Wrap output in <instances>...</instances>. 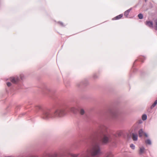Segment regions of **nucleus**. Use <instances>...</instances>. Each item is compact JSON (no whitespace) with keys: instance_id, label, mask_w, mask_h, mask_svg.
I'll use <instances>...</instances> for the list:
<instances>
[{"instance_id":"f257e3e1","label":"nucleus","mask_w":157,"mask_h":157,"mask_svg":"<svg viewBox=\"0 0 157 157\" xmlns=\"http://www.w3.org/2000/svg\"><path fill=\"white\" fill-rule=\"evenodd\" d=\"M100 150L99 146L98 144H95L93 146L91 150V155L93 156H95L100 154Z\"/></svg>"},{"instance_id":"f03ea898","label":"nucleus","mask_w":157,"mask_h":157,"mask_svg":"<svg viewBox=\"0 0 157 157\" xmlns=\"http://www.w3.org/2000/svg\"><path fill=\"white\" fill-rule=\"evenodd\" d=\"M64 111L65 110L63 108L58 109L55 112L54 116L57 117H62L64 114Z\"/></svg>"},{"instance_id":"7ed1b4c3","label":"nucleus","mask_w":157,"mask_h":157,"mask_svg":"<svg viewBox=\"0 0 157 157\" xmlns=\"http://www.w3.org/2000/svg\"><path fill=\"white\" fill-rule=\"evenodd\" d=\"M109 135L108 134H103V137L102 138V143L104 144H106L109 141Z\"/></svg>"},{"instance_id":"20e7f679","label":"nucleus","mask_w":157,"mask_h":157,"mask_svg":"<svg viewBox=\"0 0 157 157\" xmlns=\"http://www.w3.org/2000/svg\"><path fill=\"white\" fill-rule=\"evenodd\" d=\"M146 150L144 147L143 146H141L139 147V154L140 155H142L145 153Z\"/></svg>"},{"instance_id":"39448f33","label":"nucleus","mask_w":157,"mask_h":157,"mask_svg":"<svg viewBox=\"0 0 157 157\" xmlns=\"http://www.w3.org/2000/svg\"><path fill=\"white\" fill-rule=\"evenodd\" d=\"M10 81L13 83L17 82L19 80V78L17 77H12L10 78Z\"/></svg>"},{"instance_id":"423d86ee","label":"nucleus","mask_w":157,"mask_h":157,"mask_svg":"<svg viewBox=\"0 0 157 157\" xmlns=\"http://www.w3.org/2000/svg\"><path fill=\"white\" fill-rule=\"evenodd\" d=\"M70 110L71 112L73 113H76L77 111V108L76 107H72L70 108Z\"/></svg>"},{"instance_id":"0eeeda50","label":"nucleus","mask_w":157,"mask_h":157,"mask_svg":"<svg viewBox=\"0 0 157 157\" xmlns=\"http://www.w3.org/2000/svg\"><path fill=\"white\" fill-rule=\"evenodd\" d=\"M50 114L47 112L44 113V117L45 119H47L50 117Z\"/></svg>"},{"instance_id":"6e6552de","label":"nucleus","mask_w":157,"mask_h":157,"mask_svg":"<svg viewBox=\"0 0 157 157\" xmlns=\"http://www.w3.org/2000/svg\"><path fill=\"white\" fill-rule=\"evenodd\" d=\"M146 25L150 27H153V23L152 22L150 21H147L146 22Z\"/></svg>"},{"instance_id":"1a4fd4ad","label":"nucleus","mask_w":157,"mask_h":157,"mask_svg":"<svg viewBox=\"0 0 157 157\" xmlns=\"http://www.w3.org/2000/svg\"><path fill=\"white\" fill-rule=\"evenodd\" d=\"M132 8H130V9L128 10H126L125 11L124 13V15L126 17H128V15L129 13L132 10Z\"/></svg>"},{"instance_id":"9d476101","label":"nucleus","mask_w":157,"mask_h":157,"mask_svg":"<svg viewBox=\"0 0 157 157\" xmlns=\"http://www.w3.org/2000/svg\"><path fill=\"white\" fill-rule=\"evenodd\" d=\"M122 16H123V14H120V15L116 16L115 18H113V20L119 19L121 18L122 17Z\"/></svg>"},{"instance_id":"9b49d317","label":"nucleus","mask_w":157,"mask_h":157,"mask_svg":"<svg viewBox=\"0 0 157 157\" xmlns=\"http://www.w3.org/2000/svg\"><path fill=\"white\" fill-rule=\"evenodd\" d=\"M133 139L134 140H137L138 139V136L137 135L133 134Z\"/></svg>"},{"instance_id":"f8f14e48","label":"nucleus","mask_w":157,"mask_h":157,"mask_svg":"<svg viewBox=\"0 0 157 157\" xmlns=\"http://www.w3.org/2000/svg\"><path fill=\"white\" fill-rule=\"evenodd\" d=\"M139 136L140 137H141L143 135L144 132L142 129L140 130L139 132Z\"/></svg>"},{"instance_id":"ddd939ff","label":"nucleus","mask_w":157,"mask_h":157,"mask_svg":"<svg viewBox=\"0 0 157 157\" xmlns=\"http://www.w3.org/2000/svg\"><path fill=\"white\" fill-rule=\"evenodd\" d=\"M147 116L146 114H144L142 115V118L143 121H145L147 119Z\"/></svg>"},{"instance_id":"4468645a","label":"nucleus","mask_w":157,"mask_h":157,"mask_svg":"<svg viewBox=\"0 0 157 157\" xmlns=\"http://www.w3.org/2000/svg\"><path fill=\"white\" fill-rule=\"evenodd\" d=\"M145 142L147 144H148L149 145H150L151 144V140L149 139L145 141Z\"/></svg>"},{"instance_id":"2eb2a0df","label":"nucleus","mask_w":157,"mask_h":157,"mask_svg":"<svg viewBox=\"0 0 157 157\" xmlns=\"http://www.w3.org/2000/svg\"><path fill=\"white\" fill-rule=\"evenodd\" d=\"M130 147L133 150H134L135 148V146L133 144H130Z\"/></svg>"},{"instance_id":"dca6fc26","label":"nucleus","mask_w":157,"mask_h":157,"mask_svg":"<svg viewBox=\"0 0 157 157\" xmlns=\"http://www.w3.org/2000/svg\"><path fill=\"white\" fill-rule=\"evenodd\" d=\"M157 104V100L155 101V102H154V104L152 105V106H151V108H152L154 107Z\"/></svg>"},{"instance_id":"f3484780","label":"nucleus","mask_w":157,"mask_h":157,"mask_svg":"<svg viewBox=\"0 0 157 157\" xmlns=\"http://www.w3.org/2000/svg\"><path fill=\"white\" fill-rule=\"evenodd\" d=\"M138 17L140 19H142L143 18V15L141 13L139 14L138 15Z\"/></svg>"},{"instance_id":"a211bd4d","label":"nucleus","mask_w":157,"mask_h":157,"mask_svg":"<svg viewBox=\"0 0 157 157\" xmlns=\"http://www.w3.org/2000/svg\"><path fill=\"white\" fill-rule=\"evenodd\" d=\"M84 113H85L83 109H81V110L80 111V113L81 114H82V115Z\"/></svg>"},{"instance_id":"6ab92c4d","label":"nucleus","mask_w":157,"mask_h":157,"mask_svg":"<svg viewBox=\"0 0 157 157\" xmlns=\"http://www.w3.org/2000/svg\"><path fill=\"white\" fill-rule=\"evenodd\" d=\"M7 85L8 86H11V83L10 82H8L7 83Z\"/></svg>"},{"instance_id":"aec40b11","label":"nucleus","mask_w":157,"mask_h":157,"mask_svg":"<svg viewBox=\"0 0 157 157\" xmlns=\"http://www.w3.org/2000/svg\"><path fill=\"white\" fill-rule=\"evenodd\" d=\"M155 22H156V26L155 27V29L156 30H157V20H156Z\"/></svg>"},{"instance_id":"412c9836","label":"nucleus","mask_w":157,"mask_h":157,"mask_svg":"<svg viewBox=\"0 0 157 157\" xmlns=\"http://www.w3.org/2000/svg\"><path fill=\"white\" fill-rule=\"evenodd\" d=\"M144 135L146 137H147L148 136L146 133H144Z\"/></svg>"},{"instance_id":"4be33fe9","label":"nucleus","mask_w":157,"mask_h":157,"mask_svg":"<svg viewBox=\"0 0 157 157\" xmlns=\"http://www.w3.org/2000/svg\"><path fill=\"white\" fill-rule=\"evenodd\" d=\"M145 1H147V0H145Z\"/></svg>"}]
</instances>
